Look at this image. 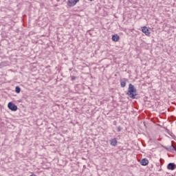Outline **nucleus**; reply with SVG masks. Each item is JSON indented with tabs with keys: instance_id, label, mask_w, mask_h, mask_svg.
Here are the masks:
<instances>
[{
	"instance_id": "nucleus-2",
	"label": "nucleus",
	"mask_w": 176,
	"mask_h": 176,
	"mask_svg": "<svg viewBox=\"0 0 176 176\" xmlns=\"http://www.w3.org/2000/svg\"><path fill=\"white\" fill-rule=\"evenodd\" d=\"M79 1L80 0H67V6H69V8H74Z\"/></svg>"
},
{
	"instance_id": "nucleus-3",
	"label": "nucleus",
	"mask_w": 176,
	"mask_h": 176,
	"mask_svg": "<svg viewBox=\"0 0 176 176\" xmlns=\"http://www.w3.org/2000/svg\"><path fill=\"white\" fill-rule=\"evenodd\" d=\"M142 29V32L146 35V36H149L151 35V32H149V28L146 26H143L141 28Z\"/></svg>"
},
{
	"instance_id": "nucleus-11",
	"label": "nucleus",
	"mask_w": 176,
	"mask_h": 176,
	"mask_svg": "<svg viewBox=\"0 0 176 176\" xmlns=\"http://www.w3.org/2000/svg\"><path fill=\"white\" fill-rule=\"evenodd\" d=\"M75 79H76V77H75V76H73V77L72 78V80H75Z\"/></svg>"
},
{
	"instance_id": "nucleus-7",
	"label": "nucleus",
	"mask_w": 176,
	"mask_h": 176,
	"mask_svg": "<svg viewBox=\"0 0 176 176\" xmlns=\"http://www.w3.org/2000/svg\"><path fill=\"white\" fill-rule=\"evenodd\" d=\"M111 39L113 42H119L120 37L118 34H114L112 36Z\"/></svg>"
},
{
	"instance_id": "nucleus-9",
	"label": "nucleus",
	"mask_w": 176,
	"mask_h": 176,
	"mask_svg": "<svg viewBox=\"0 0 176 176\" xmlns=\"http://www.w3.org/2000/svg\"><path fill=\"white\" fill-rule=\"evenodd\" d=\"M168 170H175V165L173 163H170L167 166Z\"/></svg>"
},
{
	"instance_id": "nucleus-5",
	"label": "nucleus",
	"mask_w": 176,
	"mask_h": 176,
	"mask_svg": "<svg viewBox=\"0 0 176 176\" xmlns=\"http://www.w3.org/2000/svg\"><path fill=\"white\" fill-rule=\"evenodd\" d=\"M140 164L142 166H148V164H149V160H148V159H146V158H143L140 161Z\"/></svg>"
},
{
	"instance_id": "nucleus-10",
	"label": "nucleus",
	"mask_w": 176,
	"mask_h": 176,
	"mask_svg": "<svg viewBox=\"0 0 176 176\" xmlns=\"http://www.w3.org/2000/svg\"><path fill=\"white\" fill-rule=\"evenodd\" d=\"M15 91L16 93H20L21 91L20 87H16Z\"/></svg>"
},
{
	"instance_id": "nucleus-1",
	"label": "nucleus",
	"mask_w": 176,
	"mask_h": 176,
	"mask_svg": "<svg viewBox=\"0 0 176 176\" xmlns=\"http://www.w3.org/2000/svg\"><path fill=\"white\" fill-rule=\"evenodd\" d=\"M127 94L130 98H135V96H137V89L134 88V85L132 84H129V85Z\"/></svg>"
},
{
	"instance_id": "nucleus-4",
	"label": "nucleus",
	"mask_w": 176,
	"mask_h": 176,
	"mask_svg": "<svg viewBox=\"0 0 176 176\" xmlns=\"http://www.w3.org/2000/svg\"><path fill=\"white\" fill-rule=\"evenodd\" d=\"M8 107L10 111H17V106L13 104L12 102H10L8 104Z\"/></svg>"
},
{
	"instance_id": "nucleus-6",
	"label": "nucleus",
	"mask_w": 176,
	"mask_h": 176,
	"mask_svg": "<svg viewBox=\"0 0 176 176\" xmlns=\"http://www.w3.org/2000/svg\"><path fill=\"white\" fill-rule=\"evenodd\" d=\"M109 142L111 146H116V145H118V140H116V138L111 139L109 140Z\"/></svg>"
},
{
	"instance_id": "nucleus-8",
	"label": "nucleus",
	"mask_w": 176,
	"mask_h": 176,
	"mask_svg": "<svg viewBox=\"0 0 176 176\" xmlns=\"http://www.w3.org/2000/svg\"><path fill=\"white\" fill-rule=\"evenodd\" d=\"M126 83H127V79L123 78L122 80H120L121 87H126Z\"/></svg>"
}]
</instances>
